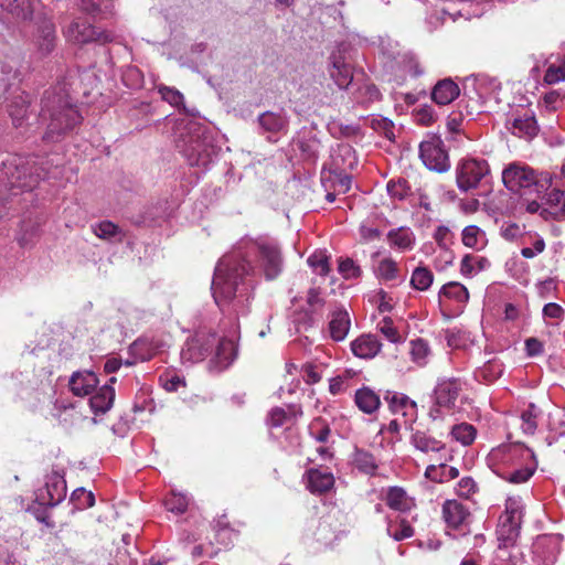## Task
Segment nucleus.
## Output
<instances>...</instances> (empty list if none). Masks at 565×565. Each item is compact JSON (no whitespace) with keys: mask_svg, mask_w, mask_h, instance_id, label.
Instances as JSON below:
<instances>
[{"mask_svg":"<svg viewBox=\"0 0 565 565\" xmlns=\"http://www.w3.org/2000/svg\"><path fill=\"white\" fill-rule=\"evenodd\" d=\"M544 81L547 84L565 81V60L558 63H551L545 72Z\"/></svg>","mask_w":565,"mask_h":565,"instance_id":"61","label":"nucleus"},{"mask_svg":"<svg viewBox=\"0 0 565 565\" xmlns=\"http://www.w3.org/2000/svg\"><path fill=\"white\" fill-rule=\"evenodd\" d=\"M43 103L41 117L43 120H49L44 135V139L47 141L57 140L63 134L79 124L82 117L67 98L46 93Z\"/></svg>","mask_w":565,"mask_h":565,"instance_id":"6","label":"nucleus"},{"mask_svg":"<svg viewBox=\"0 0 565 565\" xmlns=\"http://www.w3.org/2000/svg\"><path fill=\"white\" fill-rule=\"evenodd\" d=\"M450 435L462 446H470L476 440L477 429L469 423H460L452 426Z\"/></svg>","mask_w":565,"mask_h":565,"instance_id":"45","label":"nucleus"},{"mask_svg":"<svg viewBox=\"0 0 565 565\" xmlns=\"http://www.w3.org/2000/svg\"><path fill=\"white\" fill-rule=\"evenodd\" d=\"M409 345L412 361L418 366L426 365L429 355L428 343L424 339H415L409 342Z\"/></svg>","mask_w":565,"mask_h":565,"instance_id":"52","label":"nucleus"},{"mask_svg":"<svg viewBox=\"0 0 565 565\" xmlns=\"http://www.w3.org/2000/svg\"><path fill=\"white\" fill-rule=\"evenodd\" d=\"M489 174L490 167L482 158L466 157L456 166V182L461 192L478 188Z\"/></svg>","mask_w":565,"mask_h":565,"instance_id":"10","label":"nucleus"},{"mask_svg":"<svg viewBox=\"0 0 565 565\" xmlns=\"http://www.w3.org/2000/svg\"><path fill=\"white\" fill-rule=\"evenodd\" d=\"M307 305L312 313L320 312L324 306V298L319 287H312L307 294Z\"/></svg>","mask_w":565,"mask_h":565,"instance_id":"64","label":"nucleus"},{"mask_svg":"<svg viewBox=\"0 0 565 565\" xmlns=\"http://www.w3.org/2000/svg\"><path fill=\"white\" fill-rule=\"evenodd\" d=\"M328 164L341 169H353L358 164L354 149L348 143H339L332 149Z\"/></svg>","mask_w":565,"mask_h":565,"instance_id":"30","label":"nucleus"},{"mask_svg":"<svg viewBox=\"0 0 565 565\" xmlns=\"http://www.w3.org/2000/svg\"><path fill=\"white\" fill-rule=\"evenodd\" d=\"M353 376L351 371H345L343 374L330 379L329 392L332 395L344 393L349 388V380Z\"/></svg>","mask_w":565,"mask_h":565,"instance_id":"62","label":"nucleus"},{"mask_svg":"<svg viewBox=\"0 0 565 565\" xmlns=\"http://www.w3.org/2000/svg\"><path fill=\"white\" fill-rule=\"evenodd\" d=\"M211 356L209 369L212 372L226 370L237 356V345L233 339L218 338L215 333L199 331L183 344L180 359L183 365H193Z\"/></svg>","mask_w":565,"mask_h":565,"instance_id":"2","label":"nucleus"},{"mask_svg":"<svg viewBox=\"0 0 565 565\" xmlns=\"http://www.w3.org/2000/svg\"><path fill=\"white\" fill-rule=\"evenodd\" d=\"M541 215L547 220H565V191L553 189L546 196L545 207L542 209Z\"/></svg>","mask_w":565,"mask_h":565,"instance_id":"27","label":"nucleus"},{"mask_svg":"<svg viewBox=\"0 0 565 565\" xmlns=\"http://www.w3.org/2000/svg\"><path fill=\"white\" fill-rule=\"evenodd\" d=\"M387 534L394 541H403L409 539L414 535V529L409 525V523L401 519L398 521H390L386 527Z\"/></svg>","mask_w":565,"mask_h":565,"instance_id":"51","label":"nucleus"},{"mask_svg":"<svg viewBox=\"0 0 565 565\" xmlns=\"http://www.w3.org/2000/svg\"><path fill=\"white\" fill-rule=\"evenodd\" d=\"M301 415V411L296 405H286L284 407H274L268 414V425L270 427H281L291 425L297 416Z\"/></svg>","mask_w":565,"mask_h":565,"instance_id":"33","label":"nucleus"},{"mask_svg":"<svg viewBox=\"0 0 565 565\" xmlns=\"http://www.w3.org/2000/svg\"><path fill=\"white\" fill-rule=\"evenodd\" d=\"M39 33L40 34L38 36L36 42H38L40 51L43 54H47V53L52 52V50L54 49V43H55V28H54L53 23L50 21H45L41 25Z\"/></svg>","mask_w":565,"mask_h":565,"instance_id":"44","label":"nucleus"},{"mask_svg":"<svg viewBox=\"0 0 565 565\" xmlns=\"http://www.w3.org/2000/svg\"><path fill=\"white\" fill-rule=\"evenodd\" d=\"M191 498L183 492L172 490L170 495L164 500V505L168 511L182 514L188 510Z\"/></svg>","mask_w":565,"mask_h":565,"instance_id":"49","label":"nucleus"},{"mask_svg":"<svg viewBox=\"0 0 565 565\" xmlns=\"http://www.w3.org/2000/svg\"><path fill=\"white\" fill-rule=\"evenodd\" d=\"M384 500L391 509L399 512L411 511L416 505L415 499L404 488L396 486L386 490Z\"/></svg>","mask_w":565,"mask_h":565,"instance_id":"29","label":"nucleus"},{"mask_svg":"<svg viewBox=\"0 0 565 565\" xmlns=\"http://www.w3.org/2000/svg\"><path fill=\"white\" fill-rule=\"evenodd\" d=\"M459 95L460 87L451 78L438 81L431 90V99L440 106L452 103Z\"/></svg>","mask_w":565,"mask_h":565,"instance_id":"26","label":"nucleus"},{"mask_svg":"<svg viewBox=\"0 0 565 565\" xmlns=\"http://www.w3.org/2000/svg\"><path fill=\"white\" fill-rule=\"evenodd\" d=\"M329 258L327 250L318 249L308 257L307 263L313 273L327 276L330 271Z\"/></svg>","mask_w":565,"mask_h":565,"instance_id":"50","label":"nucleus"},{"mask_svg":"<svg viewBox=\"0 0 565 565\" xmlns=\"http://www.w3.org/2000/svg\"><path fill=\"white\" fill-rule=\"evenodd\" d=\"M522 516V499L520 497L508 498L504 512L500 515L497 526V536L500 546L511 545L519 536Z\"/></svg>","mask_w":565,"mask_h":565,"instance_id":"8","label":"nucleus"},{"mask_svg":"<svg viewBox=\"0 0 565 565\" xmlns=\"http://www.w3.org/2000/svg\"><path fill=\"white\" fill-rule=\"evenodd\" d=\"M299 149L307 160L316 161L319 157L320 141L316 138L299 141Z\"/></svg>","mask_w":565,"mask_h":565,"instance_id":"60","label":"nucleus"},{"mask_svg":"<svg viewBox=\"0 0 565 565\" xmlns=\"http://www.w3.org/2000/svg\"><path fill=\"white\" fill-rule=\"evenodd\" d=\"M537 468V461L536 457L534 456V459H530L525 461L521 468L515 469L512 472L509 473H501L500 476L508 480L511 483H523L526 482L535 472Z\"/></svg>","mask_w":565,"mask_h":565,"instance_id":"42","label":"nucleus"},{"mask_svg":"<svg viewBox=\"0 0 565 565\" xmlns=\"http://www.w3.org/2000/svg\"><path fill=\"white\" fill-rule=\"evenodd\" d=\"M535 454L529 447L521 444H502L489 452L488 465L498 475L503 468L522 466L525 461L534 459Z\"/></svg>","mask_w":565,"mask_h":565,"instance_id":"9","label":"nucleus"},{"mask_svg":"<svg viewBox=\"0 0 565 565\" xmlns=\"http://www.w3.org/2000/svg\"><path fill=\"white\" fill-rule=\"evenodd\" d=\"M409 444L413 449L424 458L429 460H447L445 456L446 445L435 438L429 431L423 429H412Z\"/></svg>","mask_w":565,"mask_h":565,"instance_id":"13","label":"nucleus"},{"mask_svg":"<svg viewBox=\"0 0 565 565\" xmlns=\"http://www.w3.org/2000/svg\"><path fill=\"white\" fill-rule=\"evenodd\" d=\"M98 385V379L94 372H74L68 381L71 392L76 396H86L94 392Z\"/></svg>","mask_w":565,"mask_h":565,"instance_id":"25","label":"nucleus"},{"mask_svg":"<svg viewBox=\"0 0 565 565\" xmlns=\"http://www.w3.org/2000/svg\"><path fill=\"white\" fill-rule=\"evenodd\" d=\"M329 75L340 89H347L353 79L352 66L329 70Z\"/></svg>","mask_w":565,"mask_h":565,"instance_id":"56","label":"nucleus"},{"mask_svg":"<svg viewBox=\"0 0 565 565\" xmlns=\"http://www.w3.org/2000/svg\"><path fill=\"white\" fill-rule=\"evenodd\" d=\"M502 182L513 193H542L553 183L548 171H536L521 162H511L502 170Z\"/></svg>","mask_w":565,"mask_h":565,"instance_id":"7","label":"nucleus"},{"mask_svg":"<svg viewBox=\"0 0 565 565\" xmlns=\"http://www.w3.org/2000/svg\"><path fill=\"white\" fill-rule=\"evenodd\" d=\"M355 405L365 414L374 413L381 405L380 396L369 387L359 388L354 395Z\"/></svg>","mask_w":565,"mask_h":565,"instance_id":"35","label":"nucleus"},{"mask_svg":"<svg viewBox=\"0 0 565 565\" xmlns=\"http://www.w3.org/2000/svg\"><path fill=\"white\" fill-rule=\"evenodd\" d=\"M93 232L96 236L110 242H119L122 239L121 230L109 221L100 222L92 226Z\"/></svg>","mask_w":565,"mask_h":565,"instance_id":"48","label":"nucleus"},{"mask_svg":"<svg viewBox=\"0 0 565 565\" xmlns=\"http://www.w3.org/2000/svg\"><path fill=\"white\" fill-rule=\"evenodd\" d=\"M169 347L168 341L161 337H143L136 340L129 348V352L134 358L132 362L127 361L130 365L136 362H145L162 353Z\"/></svg>","mask_w":565,"mask_h":565,"instance_id":"15","label":"nucleus"},{"mask_svg":"<svg viewBox=\"0 0 565 565\" xmlns=\"http://www.w3.org/2000/svg\"><path fill=\"white\" fill-rule=\"evenodd\" d=\"M47 174L34 157L13 153L0 156V188L32 190Z\"/></svg>","mask_w":565,"mask_h":565,"instance_id":"4","label":"nucleus"},{"mask_svg":"<svg viewBox=\"0 0 565 565\" xmlns=\"http://www.w3.org/2000/svg\"><path fill=\"white\" fill-rule=\"evenodd\" d=\"M510 131L520 138L532 139L539 134L536 118L531 110H524L510 120Z\"/></svg>","mask_w":565,"mask_h":565,"instance_id":"20","label":"nucleus"},{"mask_svg":"<svg viewBox=\"0 0 565 565\" xmlns=\"http://www.w3.org/2000/svg\"><path fill=\"white\" fill-rule=\"evenodd\" d=\"M288 122V117L284 110H268L258 116L259 130L262 134H268L267 138L269 140L273 139L271 136L287 134Z\"/></svg>","mask_w":565,"mask_h":565,"instance_id":"18","label":"nucleus"},{"mask_svg":"<svg viewBox=\"0 0 565 565\" xmlns=\"http://www.w3.org/2000/svg\"><path fill=\"white\" fill-rule=\"evenodd\" d=\"M303 481L311 493H324L333 488L334 476L328 467L320 465L308 469L303 475Z\"/></svg>","mask_w":565,"mask_h":565,"instance_id":"17","label":"nucleus"},{"mask_svg":"<svg viewBox=\"0 0 565 565\" xmlns=\"http://www.w3.org/2000/svg\"><path fill=\"white\" fill-rule=\"evenodd\" d=\"M0 8L22 20L31 19L35 11L33 0H0Z\"/></svg>","mask_w":565,"mask_h":565,"instance_id":"34","label":"nucleus"},{"mask_svg":"<svg viewBox=\"0 0 565 565\" xmlns=\"http://www.w3.org/2000/svg\"><path fill=\"white\" fill-rule=\"evenodd\" d=\"M396 66L402 67L403 72L412 77H417L423 74V70L417 58L406 53L401 56V60Z\"/></svg>","mask_w":565,"mask_h":565,"instance_id":"59","label":"nucleus"},{"mask_svg":"<svg viewBox=\"0 0 565 565\" xmlns=\"http://www.w3.org/2000/svg\"><path fill=\"white\" fill-rule=\"evenodd\" d=\"M282 270V257L277 243L269 237H242L233 249L218 262L212 294L216 305L224 310L244 315L258 275L267 280L277 278Z\"/></svg>","mask_w":565,"mask_h":565,"instance_id":"1","label":"nucleus"},{"mask_svg":"<svg viewBox=\"0 0 565 565\" xmlns=\"http://www.w3.org/2000/svg\"><path fill=\"white\" fill-rule=\"evenodd\" d=\"M414 120L423 126H430L436 120V113L430 105H422L413 110Z\"/></svg>","mask_w":565,"mask_h":565,"instance_id":"58","label":"nucleus"},{"mask_svg":"<svg viewBox=\"0 0 565 565\" xmlns=\"http://www.w3.org/2000/svg\"><path fill=\"white\" fill-rule=\"evenodd\" d=\"M391 407L395 413H402L404 416H415L417 405L408 396L404 394H396L392 397Z\"/></svg>","mask_w":565,"mask_h":565,"instance_id":"53","label":"nucleus"},{"mask_svg":"<svg viewBox=\"0 0 565 565\" xmlns=\"http://www.w3.org/2000/svg\"><path fill=\"white\" fill-rule=\"evenodd\" d=\"M381 343L373 334H362L351 342L352 353L360 359H373L381 350Z\"/></svg>","mask_w":565,"mask_h":565,"instance_id":"31","label":"nucleus"},{"mask_svg":"<svg viewBox=\"0 0 565 565\" xmlns=\"http://www.w3.org/2000/svg\"><path fill=\"white\" fill-rule=\"evenodd\" d=\"M426 7L424 26L434 32L441 28L447 20H470L484 13V6L477 0H420Z\"/></svg>","mask_w":565,"mask_h":565,"instance_id":"5","label":"nucleus"},{"mask_svg":"<svg viewBox=\"0 0 565 565\" xmlns=\"http://www.w3.org/2000/svg\"><path fill=\"white\" fill-rule=\"evenodd\" d=\"M463 95L471 100L484 104L488 100L500 102L501 83L487 74L467 76L462 83Z\"/></svg>","mask_w":565,"mask_h":565,"instance_id":"11","label":"nucleus"},{"mask_svg":"<svg viewBox=\"0 0 565 565\" xmlns=\"http://www.w3.org/2000/svg\"><path fill=\"white\" fill-rule=\"evenodd\" d=\"M81 8L90 14L108 13L114 8V0H81Z\"/></svg>","mask_w":565,"mask_h":565,"instance_id":"55","label":"nucleus"},{"mask_svg":"<svg viewBox=\"0 0 565 565\" xmlns=\"http://www.w3.org/2000/svg\"><path fill=\"white\" fill-rule=\"evenodd\" d=\"M178 131L177 147L188 163L192 167L207 169L218 151L209 129L195 120H181Z\"/></svg>","mask_w":565,"mask_h":565,"instance_id":"3","label":"nucleus"},{"mask_svg":"<svg viewBox=\"0 0 565 565\" xmlns=\"http://www.w3.org/2000/svg\"><path fill=\"white\" fill-rule=\"evenodd\" d=\"M461 391V383L457 379H446L438 382L435 388V401L438 406L454 408Z\"/></svg>","mask_w":565,"mask_h":565,"instance_id":"19","label":"nucleus"},{"mask_svg":"<svg viewBox=\"0 0 565 565\" xmlns=\"http://www.w3.org/2000/svg\"><path fill=\"white\" fill-rule=\"evenodd\" d=\"M565 104V93L561 90H551L546 93L539 103L542 109L555 111Z\"/></svg>","mask_w":565,"mask_h":565,"instance_id":"54","label":"nucleus"},{"mask_svg":"<svg viewBox=\"0 0 565 565\" xmlns=\"http://www.w3.org/2000/svg\"><path fill=\"white\" fill-rule=\"evenodd\" d=\"M66 497V481L60 472L53 471L45 478L44 487L35 491V501L41 507L52 508Z\"/></svg>","mask_w":565,"mask_h":565,"instance_id":"14","label":"nucleus"},{"mask_svg":"<svg viewBox=\"0 0 565 565\" xmlns=\"http://www.w3.org/2000/svg\"><path fill=\"white\" fill-rule=\"evenodd\" d=\"M540 416L541 409L534 403H530L527 408L521 414V428L523 433L533 435L537 429V419Z\"/></svg>","mask_w":565,"mask_h":565,"instance_id":"47","label":"nucleus"},{"mask_svg":"<svg viewBox=\"0 0 565 565\" xmlns=\"http://www.w3.org/2000/svg\"><path fill=\"white\" fill-rule=\"evenodd\" d=\"M419 157L431 171L446 172L450 168L448 153L443 140L437 136H430L419 145Z\"/></svg>","mask_w":565,"mask_h":565,"instance_id":"12","label":"nucleus"},{"mask_svg":"<svg viewBox=\"0 0 565 565\" xmlns=\"http://www.w3.org/2000/svg\"><path fill=\"white\" fill-rule=\"evenodd\" d=\"M351 328V319L349 312L344 308H337L332 310L328 323L330 338L333 341H343Z\"/></svg>","mask_w":565,"mask_h":565,"instance_id":"24","label":"nucleus"},{"mask_svg":"<svg viewBox=\"0 0 565 565\" xmlns=\"http://www.w3.org/2000/svg\"><path fill=\"white\" fill-rule=\"evenodd\" d=\"M434 281V275L430 269L424 266L416 267L411 276V286L419 291L429 289Z\"/></svg>","mask_w":565,"mask_h":565,"instance_id":"46","label":"nucleus"},{"mask_svg":"<svg viewBox=\"0 0 565 565\" xmlns=\"http://www.w3.org/2000/svg\"><path fill=\"white\" fill-rule=\"evenodd\" d=\"M469 292L467 288L457 281H450L445 284L439 291V303L440 306L448 307L447 300L455 303L454 310L461 311L465 305L468 302Z\"/></svg>","mask_w":565,"mask_h":565,"instance_id":"21","label":"nucleus"},{"mask_svg":"<svg viewBox=\"0 0 565 565\" xmlns=\"http://www.w3.org/2000/svg\"><path fill=\"white\" fill-rule=\"evenodd\" d=\"M443 518L449 529L465 527L469 518L466 507L457 500H447L443 504Z\"/></svg>","mask_w":565,"mask_h":565,"instance_id":"23","label":"nucleus"},{"mask_svg":"<svg viewBox=\"0 0 565 565\" xmlns=\"http://www.w3.org/2000/svg\"><path fill=\"white\" fill-rule=\"evenodd\" d=\"M462 244L476 250H481L487 245L486 233L477 225H468L462 230Z\"/></svg>","mask_w":565,"mask_h":565,"instance_id":"40","label":"nucleus"},{"mask_svg":"<svg viewBox=\"0 0 565 565\" xmlns=\"http://www.w3.org/2000/svg\"><path fill=\"white\" fill-rule=\"evenodd\" d=\"M503 366L498 361H488L475 371V379L479 382L492 383L501 376Z\"/></svg>","mask_w":565,"mask_h":565,"instance_id":"43","label":"nucleus"},{"mask_svg":"<svg viewBox=\"0 0 565 565\" xmlns=\"http://www.w3.org/2000/svg\"><path fill=\"white\" fill-rule=\"evenodd\" d=\"M351 462L360 472L369 476L375 475L377 470V461L375 457L363 449H355Z\"/></svg>","mask_w":565,"mask_h":565,"instance_id":"36","label":"nucleus"},{"mask_svg":"<svg viewBox=\"0 0 565 565\" xmlns=\"http://www.w3.org/2000/svg\"><path fill=\"white\" fill-rule=\"evenodd\" d=\"M372 127L379 134L393 141L395 139V126L388 118L380 117L372 120Z\"/></svg>","mask_w":565,"mask_h":565,"instance_id":"63","label":"nucleus"},{"mask_svg":"<svg viewBox=\"0 0 565 565\" xmlns=\"http://www.w3.org/2000/svg\"><path fill=\"white\" fill-rule=\"evenodd\" d=\"M351 44L348 42L338 43L330 53L328 71L351 66L349 62L351 57Z\"/></svg>","mask_w":565,"mask_h":565,"instance_id":"37","label":"nucleus"},{"mask_svg":"<svg viewBox=\"0 0 565 565\" xmlns=\"http://www.w3.org/2000/svg\"><path fill=\"white\" fill-rule=\"evenodd\" d=\"M522 244L525 246L521 249V255L527 259L534 258L545 249L544 238L535 232L526 233L523 237Z\"/></svg>","mask_w":565,"mask_h":565,"instance_id":"41","label":"nucleus"},{"mask_svg":"<svg viewBox=\"0 0 565 565\" xmlns=\"http://www.w3.org/2000/svg\"><path fill=\"white\" fill-rule=\"evenodd\" d=\"M374 271L376 277L384 281L403 280L398 264L392 257L382 258L375 266Z\"/></svg>","mask_w":565,"mask_h":565,"instance_id":"39","label":"nucleus"},{"mask_svg":"<svg viewBox=\"0 0 565 565\" xmlns=\"http://www.w3.org/2000/svg\"><path fill=\"white\" fill-rule=\"evenodd\" d=\"M415 235L409 227L401 226L398 228L391 230L387 233L388 245L401 253L413 249L415 245Z\"/></svg>","mask_w":565,"mask_h":565,"instance_id":"32","label":"nucleus"},{"mask_svg":"<svg viewBox=\"0 0 565 565\" xmlns=\"http://www.w3.org/2000/svg\"><path fill=\"white\" fill-rule=\"evenodd\" d=\"M115 382L116 377H110L109 383L99 387L89 398V406L95 415H103L111 408L115 399V390L113 387Z\"/></svg>","mask_w":565,"mask_h":565,"instance_id":"22","label":"nucleus"},{"mask_svg":"<svg viewBox=\"0 0 565 565\" xmlns=\"http://www.w3.org/2000/svg\"><path fill=\"white\" fill-rule=\"evenodd\" d=\"M376 45L379 58L381 62L384 64V66L388 67L391 71H394L395 65L398 64L401 56L403 55L399 51L398 42L390 38H380Z\"/></svg>","mask_w":565,"mask_h":565,"instance_id":"28","label":"nucleus"},{"mask_svg":"<svg viewBox=\"0 0 565 565\" xmlns=\"http://www.w3.org/2000/svg\"><path fill=\"white\" fill-rule=\"evenodd\" d=\"M71 500L74 502L75 507L81 510L92 508L95 504L93 492L84 488L75 489L71 495Z\"/></svg>","mask_w":565,"mask_h":565,"instance_id":"57","label":"nucleus"},{"mask_svg":"<svg viewBox=\"0 0 565 565\" xmlns=\"http://www.w3.org/2000/svg\"><path fill=\"white\" fill-rule=\"evenodd\" d=\"M459 471L455 467H450L445 462L438 465H429L425 470V477L434 482H447L456 479Z\"/></svg>","mask_w":565,"mask_h":565,"instance_id":"38","label":"nucleus"},{"mask_svg":"<svg viewBox=\"0 0 565 565\" xmlns=\"http://www.w3.org/2000/svg\"><path fill=\"white\" fill-rule=\"evenodd\" d=\"M67 40L75 43H87L90 41L110 42L113 36L107 32H97L96 29L84 19L74 20L65 30Z\"/></svg>","mask_w":565,"mask_h":565,"instance_id":"16","label":"nucleus"}]
</instances>
